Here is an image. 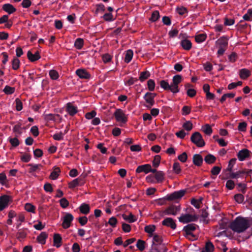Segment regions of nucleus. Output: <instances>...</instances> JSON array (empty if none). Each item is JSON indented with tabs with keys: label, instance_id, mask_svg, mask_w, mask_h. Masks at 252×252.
<instances>
[{
	"label": "nucleus",
	"instance_id": "7ed1b4c3",
	"mask_svg": "<svg viewBox=\"0 0 252 252\" xmlns=\"http://www.w3.org/2000/svg\"><path fill=\"white\" fill-rule=\"evenodd\" d=\"M198 217L196 215L189 214H182L179 218V220L183 223H187L191 221H196Z\"/></svg>",
	"mask_w": 252,
	"mask_h": 252
},
{
	"label": "nucleus",
	"instance_id": "8fccbe9b",
	"mask_svg": "<svg viewBox=\"0 0 252 252\" xmlns=\"http://www.w3.org/2000/svg\"><path fill=\"white\" fill-rule=\"evenodd\" d=\"M25 209L29 212L34 213L35 208L31 203H26L25 206Z\"/></svg>",
	"mask_w": 252,
	"mask_h": 252
},
{
	"label": "nucleus",
	"instance_id": "ddd939ff",
	"mask_svg": "<svg viewBox=\"0 0 252 252\" xmlns=\"http://www.w3.org/2000/svg\"><path fill=\"white\" fill-rule=\"evenodd\" d=\"M44 118L47 122L50 121H58L59 122H60L62 121V118L58 114H46L44 116Z\"/></svg>",
	"mask_w": 252,
	"mask_h": 252
},
{
	"label": "nucleus",
	"instance_id": "9d476101",
	"mask_svg": "<svg viewBox=\"0 0 252 252\" xmlns=\"http://www.w3.org/2000/svg\"><path fill=\"white\" fill-rule=\"evenodd\" d=\"M251 173H252V170H247L244 169L242 170H239L236 172L231 173L229 175V178L232 179H237L242 177V175L243 174H248Z\"/></svg>",
	"mask_w": 252,
	"mask_h": 252
},
{
	"label": "nucleus",
	"instance_id": "a211bd4d",
	"mask_svg": "<svg viewBox=\"0 0 252 252\" xmlns=\"http://www.w3.org/2000/svg\"><path fill=\"white\" fill-rule=\"evenodd\" d=\"M2 8L9 14L13 13L16 10V8L12 4L9 3L4 4L3 5Z\"/></svg>",
	"mask_w": 252,
	"mask_h": 252
},
{
	"label": "nucleus",
	"instance_id": "473e14b6",
	"mask_svg": "<svg viewBox=\"0 0 252 252\" xmlns=\"http://www.w3.org/2000/svg\"><path fill=\"white\" fill-rule=\"evenodd\" d=\"M155 177L158 182H161L164 180V174L163 172L159 171L155 174Z\"/></svg>",
	"mask_w": 252,
	"mask_h": 252
},
{
	"label": "nucleus",
	"instance_id": "37998d69",
	"mask_svg": "<svg viewBox=\"0 0 252 252\" xmlns=\"http://www.w3.org/2000/svg\"><path fill=\"white\" fill-rule=\"evenodd\" d=\"M206 38V35L205 34H200L195 36V39L197 43H200L204 41Z\"/></svg>",
	"mask_w": 252,
	"mask_h": 252
},
{
	"label": "nucleus",
	"instance_id": "f3484780",
	"mask_svg": "<svg viewBox=\"0 0 252 252\" xmlns=\"http://www.w3.org/2000/svg\"><path fill=\"white\" fill-rule=\"evenodd\" d=\"M151 170V165L145 164L143 165L139 166L136 170L137 173H141L144 172L145 173H148L150 172Z\"/></svg>",
	"mask_w": 252,
	"mask_h": 252
},
{
	"label": "nucleus",
	"instance_id": "412c9836",
	"mask_svg": "<svg viewBox=\"0 0 252 252\" xmlns=\"http://www.w3.org/2000/svg\"><path fill=\"white\" fill-rule=\"evenodd\" d=\"M239 75L241 79H246L251 75V71L248 69H242L239 71Z\"/></svg>",
	"mask_w": 252,
	"mask_h": 252
},
{
	"label": "nucleus",
	"instance_id": "49530a36",
	"mask_svg": "<svg viewBox=\"0 0 252 252\" xmlns=\"http://www.w3.org/2000/svg\"><path fill=\"white\" fill-rule=\"evenodd\" d=\"M161 159V157L159 155H156L155 156L153 161V165L155 167L158 166Z\"/></svg>",
	"mask_w": 252,
	"mask_h": 252
},
{
	"label": "nucleus",
	"instance_id": "f03ea898",
	"mask_svg": "<svg viewBox=\"0 0 252 252\" xmlns=\"http://www.w3.org/2000/svg\"><path fill=\"white\" fill-rule=\"evenodd\" d=\"M190 140L192 143L198 147H202L205 145V142L201 134L198 132H195L193 133L191 136Z\"/></svg>",
	"mask_w": 252,
	"mask_h": 252
},
{
	"label": "nucleus",
	"instance_id": "2f4dec72",
	"mask_svg": "<svg viewBox=\"0 0 252 252\" xmlns=\"http://www.w3.org/2000/svg\"><path fill=\"white\" fill-rule=\"evenodd\" d=\"M82 181L81 179H76L68 183V187L70 189H73L79 185Z\"/></svg>",
	"mask_w": 252,
	"mask_h": 252
},
{
	"label": "nucleus",
	"instance_id": "5fc2aeb1",
	"mask_svg": "<svg viewBox=\"0 0 252 252\" xmlns=\"http://www.w3.org/2000/svg\"><path fill=\"white\" fill-rule=\"evenodd\" d=\"M102 58L103 62L106 63L111 62L112 57L108 54H105L102 55Z\"/></svg>",
	"mask_w": 252,
	"mask_h": 252
},
{
	"label": "nucleus",
	"instance_id": "c03bdc74",
	"mask_svg": "<svg viewBox=\"0 0 252 252\" xmlns=\"http://www.w3.org/2000/svg\"><path fill=\"white\" fill-rule=\"evenodd\" d=\"M169 90L173 93H177L179 92L178 86L173 82L171 85H169Z\"/></svg>",
	"mask_w": 252,
	"mask_h": 252
},
{
	"label": "nucleus",
	"instance_id": "6e6d98bb",
	"mask_svg": "<svg viewBox=\"0 0 252 252\" xmlns=\"http://www.w3.org/2000/svg\"><path fill=\"white\" fill-rule=\"evenodd\" d=\"M147 85H148V89L150 91H153L154 90L155 87V83L153 80H152V79L149 80L147 82Z\"/></svg>",
	"mask_w": 252,
	"mask_h": 252
},
{
	"label": "nucleus",
	"instance_id": "b1692460",
	"mask_svg": "<svg viewBox=\"0 0 252 252\" xmlns=\"http://www.w3.org/2000/svg\"><path fill=\"white\" fill-rule=\"evenodd\" d=\"M181 45L182 48L186 50H189L191 47L192 44L190 40L188 39H184L181 41Z\"/></svg>",
	"mask_w": 252,
	"mask_h": 252
},
{
	"label": "nucleus",
	"instance_id": "4c0bfd02",
	"mask_svg": "<svg viewBox=\"0 0 252 252\" xmlns=\"http://www.w3.org/2000/svg\"><path fill=\"white\" fill-rule=\"evenodd\" d=\"M27 232L25 230H19L17 234V238L20 240L23 239L26 237Z\"/></svg>",
	"mask_w": 252,
	"mask_h": 252
},
{
	"label": "nucleus",
	"instance_id": "338daca9",
	"mask_svg": "<svg viewBox=\"0 0 252 252\" xmlns=\"http://www.w3.org/2000/svg\"><path fill=\"white\" fill-rule=\"evenodd\" d=\"M247 124L246 122H242L239 124L238 129L241 131H246Z\"/></svg>",
	"mask_w": 252,
	"mask_h": 252
},
{
	"label": "nucleus",
	"instance_id": "4be33fe9",
	"mask_svg": "<svg viewBox=\"0 0 252 252\" xmlns=\"http://www.w3.org/2000/svg\"><path fill=\"white\" fill-rule=\"evenodd\" d=\"M202 162L203 158L200 155L196 154L193 156V162L194 165L200 166L201 165Z\"/></svg>",
	"mask_w": 252,
	"mask_h": 252
},
{
	"label": "nucleus",
	"instance_id": "4468645a",
	"mask_svg": "<svg viewBox=\"0 0 252 252\" xmlns=\"http://www.w3.org/2000/svg\"><path fill=\"white\" fill-rule=\"evenodd\" d=\"M76 74L81 79H88L91 77L89 73L84 69H79L76 71Z\"/></svg>",
	"mask_w": 252,
	"mask_h": 252
},
{
	"label": "nucleus",
	"instance_id": "4d7b16f0",
	"mask_svg": "<svg viewBox=\"0 0 252 252\" xmlns=\"http://www.w3.org/2000/svg\"><path fill=\"white\" fill-rule=\"evenodd\" d=\"M234 199L238 203H241L244 200V196L242 194H237L234 195Z\"/></svg>",
	"mask_w": 252,
	"mask_h": 252
},
{
	"label": "nucleus",
	"instance_id": "e2e57ef3",
	"mask_svg": "<svg viewBox=\"0 0 252 252\" xmlns=\"http://www.w3.org/2000/svg\"><path fill=\"white\" fill-rule=\"evenodd\" d=\"M9 142L13 147H17L19 145V141L17 138H12L9 139Z\"/></svg>",
	"mask_w": 252,
	"mask_h": 252
},
{
	"label": "nucleus",
	"instance_id": "f704fd0d",
	"mask_svg": "<svg viewBox=\"0 0 252 252\" xmlns=\"http://www.w3.org/2000/svg\"><path fill=\"white\" fill-rule=\"evenodd\" d=\"M203 131L207 135H211L212 133V129L209 124H206L202 126Z\"/></svg>",
	"mask_w": 252,
	"mask_h": 252
},
{
	"label": "nucleus",
	"instance_id": "bb28decb",
	"mask_svg": "<svg viewBox=\"0 0 252 252\" xmlns=\"http://www.w3.org/2000/svg\"><path fill=\"white\" fill-rule=\"evenodd\" d=\"M80 211L83 214H88L90 212V206L88 204L83 203L79 207Z\"/></svg>",
	"mask_w": 252,
	"mask_h": 252
},
{
	"label": "nucleus",
	"instance_id": "79ce46f5",
	"mask_svg": "<svg viewBox=\"0 0 252 252\" xmlns=\"http://www.w3.org/2000/svg\"><path fill=\"white\" fill-rule=\"evenodd\" d=\"M159 18V13L158 11H154L152 14L150 20L152 22H156Z\"/></svg>",
	"mask_w": 252,
	"mask_h": 252
},
{
	"label": "nucleus",
	"instance_id": "a19ab883",
	"mask_svg": "<svg viewBox=\"0 0 252 252\" xmlns=\"http://www.w3.org/2000/svg\"><path fill=\"white\" fill-rule=\"evenodd\" d=\"M145 241L141 240H138L137 242L136 246L140 251H143L145 248Z\"/></svg>",
	"mask_w": 252,
	"mask_h": 252
},
{
	"label": "nucleus",
	"instance_id": "0e129e2a",
	"mask_svg": "<svg viewBox=\"0 0 252 252\" xmlns=\"http://www.w3.org/2000/svg\"><path fill=\"white\" fill-rule=\"evenodd\" d=\"M154 244H160L162 242V237L158 235H155L153 237Z\"/></svg>",
	"mask_w": 252,
	"mask_h": 252
},
{
	"label": "nucleus",
	"instance_id": "9b49d317",
	"mask_svg": "<svg viewBox=\"0 0 252 252\" xmlns=\"http://www.w3.org/2000/svg\"><path fill=\"white\" fill-rule=\"evenodd\" d=\"M180 210V208L179 206L172 205L166 208L163 213L165 215H175Z\"/></svg>",
	"mask_w": 252,
	"mask_h": 252
},
{
	"label": "nucleus",
	"instance_id": "f8f14e48",
	"mask_svg": "<svg viewBox=\"0 0 252 252\" xmlns=\"http://www.w3.org/2000/svg\"><path fill=\"white\" fill-rule=\"evenodd\" d=\"M198 226L194 223H191L187 225L184 227L183 230L185 231L188 235L194 236L192 233L193 231L195 230Z\"/></svg>",
	"mask_w": 252,
	"mask_h": 252
},
{
	"label": "nucleus",
	"instance_id": "69168bd1",
	"mask_svg": "<svg viewBox=\"0 0 252 252\" xmlns=\"http://www.w3.org/2000/svg\"><path fill=\"white\" fill-rule=\"evenodd\" d=\"M15 91V88L13 87H11L8 86H6L4 89L3 91L6 94H11L14 93Z\"/></svg>",
	"mask_w": 252,
	"mask_h": 252
},
{
	"label": "nucleus",
	"instance_id": "cd10ccee",
	"mask_svg": "<svg viewBox=\"0 0 252 252\" xmlns=\"http://www.w3.org/2000/svg\"><path fill=\"white\" fill-rule=\"evenodd\" d=\"M144 230L146 232L149 234V236L151 237L156 230V226L154 225H147L145 227Z\"/></svg>",
	"mask_w": 252,
	"mask_h": 252
},
{
	"label": "nucleus",
	"instance_id": "423d86ee",
	"mask_svg": "<svg viewBox=\"0 0 252 252\" xmlns=\"http://www.w3.org/2000/svg\"><path fill=\"white\" fill-rule=\"evenodd\" d=\"M186 193L184 190H181L178 191H175L166 197V199L169 201L174 200L175 199H180Z\"/></svg>",
	"mask_w": 252,
	"mask_h": 252
},
{
	"label": "nucleus",
	"instance_id": "e433bc0d",
	"mask_svg": "<svg viewBox=\"0 0 252 252\" xmlns=\"http://www.w3.org/2000/svg\"><path fill=\"white\" fill-rule=\"evenodd\" d=\"M123 218L125 220L128 221L129 222H133L136 220L135 217L131 213L128 216L124 214L123 215Z\"/></svg>",
	"mask_w": 252,
	"mask_h": 252
},
{
	"label": "nucleus",
	"instance_id": "2eb2a0df",
	"mask_svg": "<svg viewBox=\"0 0 252 252\" xmlns=\"http://www.w3.org/2000/svg\"><path fill=\"white\" fill-rule=\"evenodd\" d=\"M163 225L170 227L172 229H174L176 227V224L173 219L171 218H167L164 220L162 222Z\"/></svg>",
	"mask_w": 252,
	"mask_h": 252
},
{
	"label": "nucleus",
	"instance_id": "72a5a7b5",
	"mask_svg": "<svg viewBox=\"0 0 252 252\" xmlns=\"http://www.w3.org/2000/svg\"><path fill=\"white\" fill-rule=\"evenodd\" d=\"M204 249L207 252H213L214 251V246L210 241L206 243Z\"/></svg>",
	"mask_w": 252,
	"mask_h": 252
},
{
	"label": "nucleus",
	"instance_id": "3c124183",
	"mask_svg": "<svg viewBox=\"0 0 252 252\" xmlns=\"http://www.w3.org/2000/svg\"><path fill=\"white\" fill-rule=\"evenodd\" d=\"M243 19L246 21H251L252 20V9L248 10L247 14L243 16Z\"/></svg>",
	"mask_w": 252,
	"mask_h": 252
},
{
	"label": "nucleus",
	"instance_id": "c9c22d12",
	"mask_svg": "<svg viewBox=\"0 0 252 252\" xmlns=\"http://www.w3.org/2000/svg\"><path fill=\"white\" fill-rule=\"evenodd\" d=\"M84 45V40L82 38H77L75 41L74 46L77 49H81Z\"/></svg>",
	"mask_w": 252,
	"mask_h": 252
},
{
	"label": "nucleus",
	"instance_id": "6ab92c4d",
	"mask_svg": "<svg viewBox=\"0 0 252 252\" xmlns=\"http://www.w3.org/2000/svg\"><path fill=\"white\" fill-rule=\"evenodd\" d=\"M62 238L59 234H55L53 236L54 245L57 248H59L62 245Z\"/></svg>",
	"mask_w": 252,
	"mask_h": 252
},
{
	"label": "nucleus",
	"instance_id": "7c9ffc66",
	"mask_svg": "<svg viewBox=\"0 0 252 252\" xmlns=\"http://www.w3.org/2000/svg\"><path fill=\"white\" fill-rule=\"evenodd\" d=\"M173 171L174 173L176 174H179L181 173L182 169L181 168L180 164L179 162H175L174 163L173 165Z\"/></svg>",
	"mask_w": 252,
	"mask_h": 252
},
{
	"label": "nucleus",
	"instance_id": "052dcab7",
	"mask_svg": "<svg viewBox=\"0 0 252 252\" xmlns=\"http://www.w3.org/2000/svg\"><path fill=\"white\" fill-rule=\"evenodd\" d=\"M202 199L200 200H197L195 198H192L191 200V203L194 205L196 208H199L200 207V203Z\"/></svg>",
	"mask_w": 252,
	"mask_h": 252
},
{
	"label": "nucleus",
	"instance_id": "ea45409f",
	"mask_svg": "<svg viewBox=\"0 0 252 252\" xmlns=\"http://www.w3.org/2000/svg\"><path fill=\"white\" fill-rule=\"evenodd\" d=\"M150 75V73L148 71L142 72L139 76V80L141 81H144L146 79H148Z\"/></svg>",
	"mask_w": 252,
	"mask_h": 252
},
{
	"label": "nucleus",
	"instance_id": "20e7f679",
	"mask_svg": "<svg viewBox=\"0 0 252 252\" xmlns=\"http://www.w3.org/2000/svg\"><path fill=\"white\" fill-rule=\"evenodd\" d=\"M114 115L116 121L121 124H125L127 121V116L123 110L118 109L115 112Z\"/></svg>",
	"mask_w": 252,
	"mask_h": 252
},
{
	"label": "nucleus",
	"instance_id": "f257e3e1",
	"mask_svg": "<svg viewBox=\"0 0 252 252\" xmlns=\"http://www.w3.org/2000/svg\"><path fill=\"white\" fill-rule=\"evenodd\" d=\"M251 225L250 220L247 218L239 217L230 224V227L237 233L244 232Z\"/></svg>",
	"mask_w": 252,
	"mask_h": 252
},
{
	"label": "nucleus",
	"instance_id": "de8ad7c7",
	"mask_svg": "<svg viewBox=\"0 0 252 252\" xmlns=\"http://www.w3.org/2000/svg\"><path fill=\"white\" fill-rule=\"evenodd\" d=\"M192 127H193L192 124L189 121H187L183 125V127L185 129H186V130H187L188 131H190V130H191L192 128Z\"/></svg>",
	"mask_w": 252,
	"mask_h": 252
},
{
	"label": "nucleus",
	"instance_id": "bf43d9fd",
	"mask_svg": "<svg viewBox=\"0 0 252 252\" xmlns=\"http://www.w3.org/2000/svg\"><path fill=\"white\" fill-rule=\"evenodd\" d=\"M220 170H221V167H220L219 166H216L212 168V169L211 171V172L213 175L216 176L220 173Z\"/></svg>",
	"mask_w": 252,
	"mask_h": 252
},
{
	"label": "nucleus",
	"instance_id": "864d4df0",
	"mask_svg": "<svg viewBox=\"0 0 252 252\" xmlns=\"http://www.w3.org/2000/svg\"><path fill=\"white\" fill-rule=\"evenodd\" d=\"M61 206L63 208H66L69 205V202L65 198H63L60 200Z\"/></svg>",
	"mask_w": 252,
	"mask_h": 252
},
{
	"label": "nucleus",
	"instance_id": "a878e982",
	"mask_svg": "<svg viewBox=\"0 0 252 252\" xmlns=\"http://www.w3.org/2000/svg\"><path fill=\"white\" fill-rule=\"evenodd\" d=\"M47 236L48 235L46 232H42L37 237V240L39 243H41V244H44L46 242V239L47 238Z\"/></svg>",
	"mask_w": 252,
	"mask_h": 252
},
{
	"label": "nucleus",
	"instance_id": "393cba45",
	"mask_svg": "<svg viewBox=\"0 0 252 252\" xmlns=\"http://www.w3.org/2000/svg\"><path fill=\"white\" fill-rule=\"evenodd\" d=\"M66 110L71 116H73L77 112L76 107L74 106L71 103L67 104Z\"/></svg>",
	"mask_w": 252,
	"mask_h": 252
},
{
	"label": "nucleus",
	"instance_id": "5701e85b",
	"mask_svg": "<svg viewBox=\"0 0 252 252\" xmlns=\"http://www.w3.org/2000/svg\"><path fill=\"white\" fill-rule=\"evenodd\" d=\"M61 173V170L59 167H55L53 171L51 172L49 178L51 180H56L58 178Z\"/></svg>",
	"mask_w": 252,
	"mask_h": 252
},
{
	"label": "nucleus",
	"instance_id": "aec40b11",
	"mask_svg": "<svg viewBox=\"0 0 252 252\" xmlns=\"http://www.w3.org/2000/svg\"><path fill=\"white\" fill-rule=\"evenodd\" d=\"M216 44L219 46V47L227 48L228 45L227 39L224 37H221L217 41Z\"/></svg>",
	"mask_w": 252,
	"mask_h": 252
},
{
	"label": "nucleus",
	"instance_id": "13d9d810",
	"mask_svg": "<svg viewBox=\"0 0 252 252\" xmlns=\"http://www.w3.org/2000/svg\"><path fill=\"white\" fill-rule=\"evenodd\" d=\"M182 77L180 75H176L173 77V83L178 86V84L182 81Z\"/></svg>",
	"mask_w": 252,
	"mask_h": 252
},
{
	"label": "nucleus",
	"instance_id": "09e8293b",
	"mask_svg": "<svg viewBox=\"0 0 252 252\" xmlns=\"http://www.w3.org/2000/svg\"><path fill=\"white\" fill-rule=\"evenodd\" d=\"M49 75L53 80H57L59 76L58 72L54 69L51 70L49 71Z\"/></svg>",
	"mask_w": 252,
	"mask_h": 252
},
{
	"label": "nucleus",
	"instance_id": "dca6fc26",
	"mask_svg": "<svg viewBox=\"0 0 252 252\" xmlns=\"http://www.w3.org/2000/svg\"><path fill=\"white\" fill-rule=\"evenodd\" d=\"M27 57L28 59L32 62L37 61L41 58L38 51H36L34 54H33L31 51H29L27 53Z\"/></svg>",
	"mask_w": 252,
	"mask_h": 252
},
{
	"label": "nucleus",
	"instance_id": "0eeeda50",
	"mask_svg": "<svg viewBox=\"0 0 252 252\" xmlns=\"http://www.w3.org/2000/svg\"><path fill=\"white\" fill-rule=\"evenodd\" d=\"M73 220V216L71 214L66 213L63 218L62 227L64 229L69 228Z\"/></svg>",
	"mask_w": 252,
	"mask_h": 252
},
{
	"label": "nucleus",
	"instance_id": "774afa93",
	"mask_svg": "<svg viewBox=\"0 0 252 252\" xmlns=\"http://www.w3.org/2000/svg\"><path fill=\"white\" fill-rule=\"evenodd\" d=\"M16 102V109L17 111H20L23 108V104L21 101L19 99L17 98L15 100Z\"/></svg>",
	"mask_w": 252,
	"mask_h": 252
},
{
	"label": "nucleus",
	"instance_id": "1a4fd4ad",
	"mask_svg": "<svg viewBox=\"0 0 252 252\" xmlns=\"http://www.w3.org/2000/svg\"><path fill=\"white\" fill-rule=\"evenodd\" d=\"M156 94L155 93H147L144 96V99L147 103L146 106L147 107H151L154 104V97L156 96Z\"/></svg>",
	"mask_w": 252,
	"mask_h": 252
},
{
	"label": "nucleus",
	"instance_id": "a18cd8bd",
	"mask_svg": "<svg viewBox=\"0 0 252 252\" xmlns=\"http://www.w3.org/2000/svg\"><path fill=\"white\" fill-rule=\"evenodd\" d=\"M12 68L14 70H17L19 68L20 61L17 58H14L12 63Z\"/></svg>",
	"mask_w": 252,
	"mask_h": 252
},
{
	"label": "nucleus",
	"instance_id": "c756f323",
	"mask_svg": "<svg viewBox=\"0 0 252 252\" xmlns=\"http://www.w3.org/2000/svg\"><path fill=\"white\" fill-rule=\"evenodd\" d=\"M133 55V51L131 50H127L125 55V62L126 63H129L132 59Z\"/></svg>",
	"mask_w": 252,
	"mask_h": 252
},
{
	"label": "nucleus",
	"instance_id": "603ef678",
	"mask_svg": "<svg viewBox=\"0 0 252 252\" xmlns=\"http://www.w3.org/2000/svg\"><path fill=\"white\" fill-rule=\"evenodd\" d=\"M13 132H15L18 134V135L21 134L22 133V127H21V124H17L16 125L13 127Z\"/></svg>",
	"mask_w": 252,
	"mask_h": 252
},
{
	"label": "nucleus",
	"instance_id": "6e6552de",
	"mask_svg": "<svg viewBox=\"0 0 252 252\" xmlns=\"http://www.w3.org/2000/svg\"><path fill=\"white\" fill-rule=\"evenodd\" d=\"M251 152L247 149H243L237 153V157L240 161H243L251 157Z\"/></svg>",
	"mask_w": 252,
	"mask_h": 252
},
{
	"label": "nucleus",
	"instance_id": "680f3d73",
	"mask_svg": "<svg viewBox=\"0 0 252 252\" xmlns=\"http://www.w3.org/2000/svg\"><path fill=\"white\" fill-rule=\"evenodd\" d=\"M178 158L180 161L185 162L188 158L187 153L186 152L183 153L178 156Z\"/></svg>",
	"mask_w": 252,
	"mask_h": 252
},
{
	"label": "nucleus",
	"instance_id": "39448f33",
	"mask_svg": "<svg viewBox=\"0 0 252 252\" xmlns=\"http://www.w3.org/2000/svg\"><path fill=\"white\" fill-rule=\"evenodd\" d=\"M12 201L11 196L7 195H3L0 197V211L6 208L10 202Z\"/></svg>",
	"mask_w": 252,
	"mask_h": 252
},
{
	"label": "nucleus",
	"instance_id": "c85d7f7f",
	"mask_svg": "<svg viewBox=\"0 0 252 252\" xmlns=\"http://www.w3.org/2000/svg\"><path fill=\"white\" fill-rule=\"evenodd\" d=\"M216 158L212 155L208 154L204 158L205 161L208 164H212L215 162Z\"/></svg>",
	"mask_w": 252,
	"mask_h": 252
},
{
	"label": "nucleus",
	"instance_id": "58836bf2",
	"mask_svg": "<svg viewBox=\"0 0 252 252\" xmlns=\"http://www.w3.org/2000/svg\"><path fill=\"white\" fill-rule=\"evenodd\" d=\"M29 166H31V168L29 169V172L30 173H32L37 170H39L40 168L42 167V166L41 164H29Z\"/></svg>",
	"mask_w": 252,
	"mask_h": 252
}]
</instances>
